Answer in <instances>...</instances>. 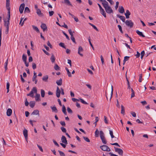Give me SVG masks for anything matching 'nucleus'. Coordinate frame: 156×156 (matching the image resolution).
Listing matches in <instances>:
<instances>
[{
	"instance_id": "nucleus-1",
	"label": "nucleus",
	"mask_w": 156,
	"mask_h": 156,
	"mask_svg": "<svg viewBox=\"0 0 156 156\" xmlns=\"http://www.w3.org/2000/svg\"><path fill=\"white\" fill-rule=\"evenodd\" d=\"M105 8L106 12L108 14H110L113 13V11L112 9L110 6L108 4L105 6H104Z\"/></svg>"
},
{
	"instance_id": "nucleus-2",
	"label": "nucleus",
	"mask_w": 156,
	"mask_h": 156,
	"mask_svg": "<svg viewBox=\"0 0 156 156\" xmlns=\"http://www.w3.org/2000/svg\"><path fill=\"white\" fill-rule=\"evenodd\" d=\"M37 90L36 88V87H33L32 90L30 92L29 94H28L27 95L33 97L34 96L33 92L34 93H37Z\"/></svg>"
},
{
	"instance_id": "nucleus-3",
	"label": "nucleus",
	"mask_w": 156,
	"mask_h": 156,
	"mask_svg": "<svg viewBox=\"0 0 156 156\" xmlns=\"http://www.w3.org/2000/svg\"><path fill=\"white\" fill-rule=\"evenodd\" d=\"M100 148L104 151H111L110 148L107 146L103 145L100 146Z\"/></svg>"
},
{
	"instance_id": "nucleus-4",
	"label": "nucleus",
	"mask_w": 156,
	"mask_h": 156,
	"mask_svg": "<svg viewBox=\"0 0 156 156\" xmlns=\"http://www.w3.org/2000/svg\"><path fill=\"white\" fill-rule=\"evenodd\" d=\"M125 23L126 25L128 27H129L130 28H132L133 26V23L130 20H126Z\"/></svg>"
},
{
	"instance_id": "nucleus-5",
	"label": "nucleus",
	"mask_w": 156,
	"mask_h": 156,
	"mask_svg": "<svg viewBox=\"0 0 156 156\" xmlns=\"http://www.w3.org/2000/svg\"><path fill=\"white\" fill-rule=\"evenodd\" d=\"M115 151L118 153V154L122 156L123 154V151L122 150L120 149L115 147H114Z\"/></svg>"
},
{
	"instance_id": "nucleus-6",
	"label": "nucleus",
	"mask_w": 156,
	"mask_h": 156,
	"mask_svg": "<svg viewBox=\"0 0 156 156\" xmlns=\"http://www.w3.org/2000/svg\"><path fill=\"white\" fill-rule=\"evenodd\" d=\"M83 49L82 47L80 46H79L78 49V54L80 55L81 56H83V55L81 53V52H83Z\"/></svg>"
},
{
	"instance_id": "nucleus-7",
	"label": "nucleus",
	"mask_w": 156,
	"mask_h": 156,
	"mask_svg": "<svg viewBox=\"0 0 156 156\" xmlns=\"http://www.w3.org/2000/svg\"><path fill=\"white\" fill-rule=\"evenodd\" d=\"M25 7V4L23 3L21 4L19 8V11L21 13H22L23 12Z\"/></svg>"
},
{
	"instance_id": "nucleus-8",
	"label": "nucleus",
	"mask_w": 156,
	"mask_h": 156,
	"mask_svg": "<svg viewBox=\"0 0 156 156\" xmlns=\"http://www.w3.org/2000/svg\"><path fill=\"white\" fill-rule=\"evenodd\" d=\"M23 134L26 140L27 141L28 138V131L25 129L23 131Z\"/></svg>"
},
{
	"instance_id": "nucleus-9",
	"label": "nucleus",
	"mask_w": 156,
	"mask_h": 156,
	"mask_svg": "<svg viewBox=\"0 0 156 156\" xmlns=\"http://www.w3.org/2000/svg\"><path fill=\"white\" fill-rule=\"evenodd\" d=\"M41 28L42 29L43 31L47 30V26L45 23H42L41 26Z\"/></svg>"
},
{
	"instance_id": "nucleus-10",
	"label": "nucleus",
	"mask_w": 156,
	"mask_h": 156,
	"mask_svg": "<svg viewBox=\"0 0 156 156\" xmlns=\"http://www.w3.org/2000/svg\"><path fill=\"white\" fill-rule=\"evenodd\" d=\"M61 93L60 90L59 89L58 87H57V90L56 91V94L57 98H59L60 96Z\"/></svg>"
},
{
	"instance_id": "nucleus-11",
	"label": "nucleus",
	"mask_w": 156,
	"mask_h": 156,
	"mask_svg": "<svg viewBox=\"0 0 156 156\" xmlns=\"http://www.w3.org/2000/svg\"><path fill=\"white\" fill-rule=\"evenodd\" d=\"M62 142L65 144H67V141L66 137L64 136H62L61 137Z\"/></svg>"
},
{
	"instance_id": "nucleus-12",
	"label": "nucleus",
	"mask_w": 156,
	"mask_h": 156,
	"mask_svg": "<svg viewBox=\"0 0 156 156\" xmlns=\"http://www.w3.org/2000/svg\"><path fill=\"white\" fill-rule=\"evenodd\" d=\"M4 26H5L6 27L9 28V21L7 20V21L6 20H4Z\"/></svg>"
},
{
	"instance_id": "nucleus-13",
	"label": "nucleus",
	"mask_w": 156,
	"mask_h": 156,
	"mask_svg": "<svg viewBox=\"0 0 156 156\" xmlns=\"http://www.w3.org/2000/svg\"><path fill=\"white\" fill-rule=\"evenodd\" d=\"M123 22H125V17L123 16H120L119 14L116 15Z\"/></svg>"
},
{
	"instance_id": "nucleus-14",
	"label": "nucleus",
	"mask_w": 156,
	"mask_h": 156,
	"mask_svg": "<svg viewBox=\"0 0 156 156\" xmlns=\"http://www.w3.org/2000/svg\"><path fill=\"white\" fill-rule=\"evenodd\" d=\"M12 113V109L10 108H8L7 109V112H6L7 115L8 116H10L11 115Z\"/></svg>"
},
{
	"instance_id": "nucleus-15",
	"label": "nucleus",
	"mask_w": 156,
	"mask_h": 156,
	"mask_svg": "<svg viewBox=\"0 0 156 156\" xmlns=\"http://www.w3.org/2000/svg\"><path fill=\"white\" fill-rule=\"evenodd\" d=\"M130 13L129 10H126V13H125V15L126 19H129V16L130 15Z\"/></svg>"
},
{
	"instance_id": "nucleus-16",
	"label": "nucleus",
	"mask_w": 156,
	"mask_h": 156,
	"mask_svg": "<svg viewBox=\"0 0 156 156\" xmlns=\"http://www.w3.org/2000/svg\"><path fill=\"white\" fill-rule=\"evenodd\" d=\"M100 2H102V5L103 6H104L107 4H108V3L105 0H99Z\"/></svg>"
},
{
	"instance_id": "nucleus-17",
	"label": "nucleus",
	"mask_w": 156,
	"mask_h": 156,
	"mask_svg": "<svg viewBox=\"0 0 156 156\" xmlns=\"http://www.w3.org/2000/svg\"><path fill=\"white\" fill-rule=\"evenodd\" d=\"M36 12L37 14L39 16H43L44 15L43 14L41 13V11L40 9H37Z\"/></svg>"
},
{
	"instance_id": "nucleus-18",
	"label": "nucleus",
	"mask_w": 156,
	"mask_h": 156,
	"mask_svg": "<svg viewBox=\"0 0 156 156\" xmlns=\"http://www.w3.org/2000/svg\"><path fill=\"white\" fill-rule=\"evenodd\" d=\"M100 12L101 13V14L103 16L105 17H106V13L104 10L102 8L100 10Z\"/></svg>"
},
{
	"instance_id": "nucleus-19",
	"label": "nucleus",
	"mask_w": 156,
	"mask_h": 156,
	"mask_svg": "<svg viewBox=\"0 0 156 156\" xmlns=\"http://www.w3.org/2000/svg\"><path fill=\"white\" fill-rule=\"evenodd\" d=\"M136 32L140 36L142 37H145V36L143 34V33L141 32H140V31H139V30H137L136 31Z\"/></svg>"
},
{
	"instance_id": "nucleus-20",
	"label": "nucleus",
	"mask_w": 156,
	"mask_h": 156,
	"mask_svg": "<svg viewBox=\"0 0 156 156\" xmlns=\"http://www.w3.org/2000/svg\"><path fill=\"white\" fill-rule=\"evenodd\" d=\"M32 115H39V112L38 110H35L33 111L31 113Z\"/></svg>"
},
{
	"instance_id": "nucleus-21",
	"label": "nucleus",
	"mask_w": 156,
	"mask_h": 156,
	"mask_svg": "<svg viewBox=\"0 0 156 156\" xmlns=\"http://www.w3.org/2000/svg\"><path fill=\"white\" fill-rule=\"evenodd\" d=\"M119 11L121 13H122L124 12V9L122 6L119 7Z\"/></svg>"
},
{
	"instance_id": "nucleus-22",
	"label": "nucleus",
	"mask_w": 156,
	"mask_h": 156,
	"mask_svg": "<svg viewBox=\"0 0 156 156\" xmlns=\"http://www.w3.org/2000/svg\"><path fill=\"white\" fill-rule=\"evenodd\" d=\"M64 3L67 5L72 6V4L70 2L69 0H64Z\"/></svg>"
},
{
	"instance_id": "nucleus-23",
	"label": "nucleus",
	"mask_w": 156,
	"mask_h": 156,
	"mask_svg": "<svg viewBox=\"0 0 156 156\" xmlns=\"http://www.w3.org/2000/svg\"><path fill=\"white\" fill-rule=\"evenodd\" d=\"M48 75H46L45 76H44L42 78V80L45 82H47L48 80Z\"/></svg>"
},
{
	"instance_id": "nucleus-24",
	"label": "nucleus",
	"mask_w": 156,
	"mask_h": 156,
	"mask_svg": "<svg viewBox=\"0 0 156 156\" xmlns=\"http://www.w3.org/2000/svg\"><path fill=\"white\" fill-rule=\"evenodd\" d=\"M57 84L58 86L62 85V80L61 78H60L59 80H57L56 81Z\"/></svg>"
},
{
	"instance_id": "nucleus-25",
	"label": "nucleus",
	"mask_w": 156,
	"mask_h": 156,
	"mask_svg": "<svg viewBox=\"0 0 156 156\" xmlns=\"http://www.w3.org/2000/svg\"><path fill=\"white\" fill-rule=\"evenodd\" d=\"M36 93V96H35V100L36 101H38L39 100H40V96L39 94H38L37 93Z\"/></svg>"
},
{
	"instance_id": "nucleus-26",
	"label": "nucleus",
	"mask_w": 156,
	"mask_h": 156,
	"mask_svg": "<svg viewBox=\"0 0 156 156\" xmlns=\"http://www.w3.org/2000/svg\"><path fill=\"white\" fill-rule=\"evenodd\" d=\"M35 102L34 101H31L30 102V105L31 108H33L35 106Z\"/></svg>"
},
{
	"instance_id": "nucleus-27",
	"label": "nucleus",
	"mask_w": 156,
	"mask_h": 156,
	"mask_svg": "<svg viewBox=\"0 0 156 156\" xmlns=\"http://www.w3.org/2000/svg\"><path fill=\"white\" fill-rule=\"evenodd\" d=\"M51 108L52 112H54L55 113L58 112V110L55 106H53V107L51 106Z\"/></svg>"
},
{
	"instance_id": "nucleus-28",
	"label": "nucleus",
	"mask_w": 156,
	"mask_h": 156,
	"mask_svg": "<svg viewBox=\"0 0 156 156\" xmlns=\"http://www.w3.org/2000/svg\"><path fill=\"white\" fill-rule=\"evenodd\" d=\"M121 113L123 115H124L125 113V108L122 105H121Z\"/></svg>"
},
{
	"instance_id": "nucleus-29",
	"label": "nucleus",
	"mask_w": 156,
	"mask_h": 156,
	"mask_svg": "<svg viewBox=\"0 0 156 156\" xmlns=\"http://www.w3.org/2000/svg\"><path fill=\"white\" fill-rule=\"evenodd\" d=\"M62 111L65 115H67V112H66V108L63 105L62 107Z\"/></svg>"
},
{
	"instance_id": "nucleus-30",
	"label": "nucleus",
	"mask_w": 156,
	"mask_h": 156,
	"mask_svg": "<svg viewBox=\"0 0 156 156\" xmlns=\"http://www.w3.org/2000/svg\"><path fill=\"white\" fill-rule=\"evenodd\" d=\"M50 59L52 63H54L55 61V58L54 55L53 54L50 58Z\"/></svg>"
},
{
	"instance_id": "nucleus-31",
	"label": "nucleus",
	"mask_w": 156,
	"mask_h": 156,
	"mask_svg": "<svg viewBox=\"0 0 156 156\" xmlns=\"http://www.w3.org/2000/svg\"><path fill=\"white\" fill-rule=\"evenodd\" d=\"M9 5H10L9 2H6V7L8 11V9H9V11H10V8L9 7Z\"/></svg>"
},
{
	"instance_id": "nucleus-32",
	"label": "nucleus",
	"mask_w": 156,
	"mask_h": 156,
	"mask_svg": "<svg viewBox=\"0 0 156 156\" xmlns=\"http://www.w3.org/2000/svg\"><path fill=\"white\" fill-rule=\"evenodd\" d=\"M65 69H66V71H67V74L68 75V76L69 77H71L72 75L71 74L70 72H69L68 69L66 67L65 68Z\"/></svg>"
},
{
	"instance_id": "nucleus-33",
	"label": "nucleus",
	"mask_w": 156,
	"mask_h": 156,
	"mask_svg": "<svg viewBox=\"0 0 156 156\" xmlns=\"http://www.w3.org/2000/svg\"><path fill=\"white\" fill-rule=\"evenodd\" d=\"M8 59H7L5 63L4 68L5 69V72L6 71L7 69V65H8Z\"/></svg>"
},
{
	"instance_id": "nucleus-34",
	"label": "nucleus",
	"mask_w": 156,
	"mask_h": 156,
	"mask_svg": "<svg viewBox=\"0 0 156 156\" xmlns=\"http://www.w3.org/2000/svg\"><path fill=\"white\" fill-rule=\"evenodd\" d=\"M27 56L26 55L23 54L22 56V60L23 62H26L27 61Z\"/></svg>"
},
{
	"instance_id": "nucleus-35",
	"label": "nucleus",
	"mask_w": 156,
	"mask_h": 156,
	"mask_svg": "<svg viewBox=\"0 0 156 156\" xmlns=\"http://www.w3.org/2000/svg\"><path fill=\"white\" fill-rule=\"evenodd\" d=\"M33 29L36 30L37 32H39V30L38 29V27L34 25H32V26Z\"/></svg>"
},
{
	"instance_id": "nucleus-36",
	"label": "nucleus",
	"mask_w": 156,
	"mask_h": 156,
	"mask_svg": "<svg viewBox=\"0 0 156 156\" xmlns=\"http://www.w3.org/2000/svg\"><path fill=\"white\" fill-rule=\"evenodd\" d=\"M41 95L42 97L44 98V97L45 91L43 89L41 90Z\"/></svg>"
},
{
	"instance_id": "nucleus-37",
	"label": "nucleus",
	"mask_w": 156,
	"mask_h": 156,
	"mask_svg": "<svg viewBox=\"0 0 156 156\" xmlns=\"http://www.w3.org/2000/svg\"><path fill=\"white\" fill-rule=\"evenodd\" d=\"M99 132L98 129H97L95 132V136L96 137H98L99 136Z\"/></svg>"
},
{
	"instance_id": "nucleus-38",
	"label": "nucleus",
	"mask_w": 156,
	"mask_h": 156,
	"mask_svg": "<svg viewBox=\"0 0 156 156\" xmlns=\"http://www.w3.org/2000/svg\"><path fill=\"white\" fill-rule=\"evenodd\" d=\"M54 69L56 70H58L60 69V68L59 67V66L57 64H56L55 65V66L54 67Z\"/></svg>"
},
{
	"instance_id": "nucleus-39",
	"label": "nucleus",
	"mask_w": 156,
	"mask_h": 156,
	"mask_svg": "<svg viewBox=\"0 0 156 156\" xmlns=\"http://www.w3.org/2000/svg\"><path fill=\"white\" fill-rule=\"evenodd\" d=\"M10 11H9V9H8V18L7 20H10Z\"/></svg>"
},
{
	"instance_id": "nucleus-40",
	"label": "nucleus",
	"mask_w": 156,
	"mask_h": 156,
	"mask_svg": "<svg viewBox=\"0 0 156 156\" xmlns=\"http://www.w3.org/2000/svg\"><path fill=\"white\" fill-rule=\"evenodd\" d=\"M9 82H7L6 83V89L7 90V93L9 92Z\"/></svg>"
},
{
	"instance_id": "nucleus-41",
	"label": "nucleus",
	"mask_w": 156,
	"mask_h": 156,
	"mask_svg": "<svg viewBox=\"0 0 156 156\" xmlns=\"http://www.w3.org/2000/svg\"><path fill=\"white\" fill-rule=\"evenodd\" d=\"M30 9H29V8L27 7H26L25 8V10H24V12H27L28 13H29L30 12Z\"/></svg>"
},
{
	"instance_id": "nucleus-42",
	"label": "nucleus",
	"mask_w": 156,
	"mask_h": 156,
	"mask_svg": "<svg viewBox=\"0 0 156 156\" xmlns=\"http://www.w3.org/2000/svg\"><path fill=\"white\" fill-rule=\"evenodd\" d=\"M111 88H112V91H111V94H109V96H110V101L112 98V94H113V87L112 86H111Z\"/></svg>"
},
{
	"instance_id": "nucleus-43",
	"label": "nucleus",
	"mask_w": 156,
	"mask_h": 156,
	"mask_svg": "<svg viewBox=\"0 0 156 156\" xmlns=\"http://www.w3.org/2000/svg\"><path fill=\"white\" fill-rule=\"evenodd\" d=\"M101 138L102 140V143L103 144H106L107 143V142L105 140V137H101Z\"/></svg>"
},
{
	"instance_id": "nucleus-44",
	"label": "nucleus",
	"mask_w": 156,
	"mask_h": 156,
	"mask_svg": "<svg viewBox=\"0 0 156 156\" xmlns=\"http://www.w3.org/2000/svg\"><path fill=\"white\" fill-rule=\"evenodd\" d=\"M59 45L60 46L64 48L65 49H66V47L65 45L63 43L61 42L59 44Z\"/></svg>"
},
{
	"instance_id": "nucleus-45",
	"label": "nucleus",
	"mask_w": 156,
	"mask_h": 156,
	"mask_svg": "<svg viewBox=\"0 0 156 156\" xmlns=\"http://www.w3.org/2000/svg\"><path fill=\"white\" fill-rule=\"evenodd\" d=\"M58 152H59L60 156H65V154L62 151L58 150Z\"/></svg>"
},
{
	"instance_id": "nucleus-46",
	"label": "nucleus",
	"mask_w": 156,
	"mask_h": 156,
	"mask_svg": "<svg viewBox=\"0 0 156 156\" xmlns=\"http://www.w3.org/2000/svg\"><path fill=\"white\" fill-rule=\"evenodd\" d=\"M141 54V58L142 59L143 58V57L145 54V51H144L143 50L140 53Z\"/></svg>"
},
{
	"instance_id": "nucleus-47",
	"label": "nucleus",
	"mask_w": 156,
	"mask_h": 156,
	"mask_svg": "<svg viewBox=\"0 0 156 156\" xmlns=\"http://www.w3.org/2000/svg\"><path fill=\"white\" fill-rule=\"evenodd\" d=\"M117 26L118 27L119 30H120V32L122 34H123V32L122 30L121 26L119 25H118Z\"/></svg>"
},
{
	"instance_id": "nucleus-48",
	"label": "nucleus",
	"mask_w": 156,
	"mask_h": 156,
	"mask_svg": "<svg viewBox=\"0 0 156 156\" xmlns=\"http://www.w3.org/2000/svg\"><path fill=\"white\" fill-rule=\"evenodd\" d=\"M100 135L101 138V137H104V133L102 131H100Z\"/></svg>"
},
{
	"instance_id": "nucleus-49",
	"label": "nucleus",
	"mask_w": 156,
	"mask_h": 156,
	"mask_svg": "<svg viewBox=\"0 0 156 156\" xmlns=\"http://www.w3.org/2000/svg\"><path fill=\"white\" fill-rule=\"evenodd\" d=\"M62 33L66 37V38L68 40H70V38L68 35L63 31H62Z\"/></svg>"
},
{
	"instance_id": "nucleus-50",
	"label": "nucleus",
	"mask_w": 156,
	"mask_h": 156,
	"mask_svg": "<svg viewBox=\"0 0 156 156\" xmlns=\"http://www.w3.org/2000/svg\"><path fill=\"white\" fill-rule=\"evenodd\" d=\"M83 139L87 142H90V140L87 137H86L85 136H83Z\"/></svg>"
},
{
	"instance_id": "nucleus-51",
	"label": "nucleus",
	"mask_w": 156,
	"mask_h": 156,
	"mask_svg": "<svg viewBox=\"0 0 156 156\" xmlns=\"http://www.w3.org/2000/svg\"><path fill=\"white\" fill-rule=\"evenodd\" d=\"M109 133L111 135V137L112 138H113L115 137L114 136L113 134V132L112 130H109Z\"/></svg>"
},
{
	"instance_id": "nucleus-52",
	"label": "nucleus",
	"mask_w": 156,
	"mask_h": 156,
	"mask_svg": "<svg viewBox=\"0 0 156 156\" xmlns=\"http://www.w3.org/2000/svg\"><path fill=\"white\" fill-rule=\"evenodd\" d=\"M61 129L63 132L65 133H66V130L65 128L63 127H62L61 128Z\"/></svg>"
},
{
	"instance_id": "nucleus-53",
	"label": "nucleus",
	"mask_w": 156,
	"mask_h": 156,
	"mask_svg": "<svg viewBox=\"0 0 156 156\" xmlns=\"http://www.w3.org/2000/svg\"><path fill=\"white\" fill-rule=\"evenodd\" d=\"M36 78L33 77L32 78V80L33 81H34L35 84H37V80L36 79Z\"/></svg>"
},
{
	"instance_id": "nucleus-54",
	"label": "nucleus",
	"mask_w": 156,
	"mask_h": 156,
	"mask_svg": "<svg viewBox=\"0 0 156 156\" xmlns=\"http://www.w3.org/2000/svg\"><path fill=\"white\" fill-rule=\"evenodd\" d=\"M139 81L140 82H141L142 80V74H141L139 75Z\"/></svg>"
},
{
	"instance_id": "nucleus-55",
	"label": "nucleus",
	"mask_w": 156,
	"mask_h": 156,
	"mask_svg": "<svg viewBox=\"0 0 156 156\" xmlns=\"http://www.w3.org/2000/svg\"><path fill=\"white\" fill-rule=\"evenodd\" d=\"M80 100L81 102L83 104H86V105L88 104L87 102L85 101L83 99H82V98H80Z\"/></svg>"
},
{
	"instance_id": "nucleus-56",
	"label": "nucleus",
	"mask_w": 156,
	"mask_h": 156,
	"mask_svg": "<svg viewBox=\"0 0 156 156\" xmlns=\"http://www.w3.org/2000/svg\"><path fill=\"white\" fill-rule=\"evenodd\" d=\"M53 141L55 145L57 146L58 147H59V145L58 144V143L57 142L54 140H53Z\"/></svg>"
},
{
	"instance_id": "nucleus-57",
	"label": "nucleus",
	"mask_w": 156,
	"mask_h": 156,
	"mask_svg": "<svg viewBox=\"0 0 156 156\" xmlns=\"http://www.w3.org/2000/svg\"><path fill=\"white\" fill-rule=\"evenodd\" d=\"M67 110L68 113H73V111L70 108L68 107L67 108Z\"/></svg>"
},
{
	"instance_id": "nucleus-58",
	"label": "nucleus",
	"mask_w": 156,
	"mask_h": 156,
	"mask_svg": "<svg viewBox=\"0 0 156 156\" xmlns=\"http://www.w3.org/2000/svg\"><path fill=\"white\" fill-rule=\"evenodd\" d=\"M104 122L106 124H108V119H107V118L105 116H104Z\"/></svg>"
},
{
	"instance_id": "nucleus-59",
	"label": "nucleus",
	"mask_w": 156,
	"mask_h": 156,
	"mask_svg": "<svg viewBox=\"0 0 156 156\" xmlns=\"http://www.w3.org/2000/svg\"><path fill=\"white\" fill-rule=\"evenodd\" d=\"M70 38L73 43L75 44L76 43V41H75V39L73 36L71 37Z\"/></svg>"
},
{
	"instance_id": "nucleus-60",
	"label": "nucleus",
	"mask_w": 156,
	"mask_h": 156,
	"mask_svg": "<svg viewBox=\"0 0 156 156\" xmlns=\"http://www.w3.org/2000/svg\"><path fill=\"white\" fill-rule=\"evenodd\" d=\"M68 31H69V34L71 36V37L73 36V32L71 30V29H69L68 30Z\"/></svg>"
},
{
	"instance_id": "nucleus-61",
	"label": "nucleus",
	"mask_w": 156,
	"mask_h": 156,
	"mask_svg": "<svg viewBox=\"0 0 156 156\" xmlns=\"http://www.w3.org/2000/svg\"><path fill=\"white\" fill-rule=\"evenodd\" d=\"M60 123L62 126H66V123H65V121H60Z\"/></svg>"
},
{
	"instance_id": "nucleus-62",
	"label": "nucleus",
	"mask_w": 156,
	"mask_h": 156,
	"mask_svg": "<svg viewBox=\"0 0 156 156\" xmlns=\"http://www.w3.org/2000/svg\"><path fill=\"white\" fill-rule=\"evenodd\" d=\"M100 58H101L102 64V65H103L104 64V59L103 58V56L102 55H101V56H100Z\"/></svg>"
},
{
	"instance_id": "nucleus-63",
	"label": "nucleus",
	"mask_w": 156,
	"mask_h": 156,
	"mask_svg": "<svg viewBox=\"0 0 156 156\" xmlns=\"http://www.w3.org/2000/svg\"><path fill=\"white\" fill-rule=\"evenodd\" d=\"M32 68L34 69L36 68V65L35 63L33 62L32 63Z\"/></svg>"
},
{
	"instance_id": "nucleus-64",
	"label": "nucleus",
	"mask_w": 156,
	"mask_h": 156,
	"mask_svg": "<svg viewBox=\"0 0 156 156\" xmlns=\"http://www.w3.org/2000/svg\"><path fill=\"white\" fill-rule=\"evenodd\" d=\"M119 2H117L116 3V5L115 6V8L116 10L119 7Z\"/></svg>"
}]
</instances>
